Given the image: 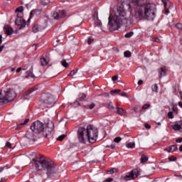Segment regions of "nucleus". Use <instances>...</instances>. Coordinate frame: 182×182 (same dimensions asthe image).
Listing matches in <instances>:
<instances>
[{
    "instance_id": "1",
    "label": "nucleus",
    "mask_w": 182,
    "mask_h": 182,
    "mask_svg": "<svg viewBox=\"0 0 182 182\" xmlns=\"http://www.w3.org/2000/svg\"><path fill=\"white\" fill-rule=\"evenodd\" d=\"M128 4L129 9L135 6V17L136 19L145 18L147 21H154L156 17V5L149 3V0H131Z\"/></svg>"
},
{
    "instance_id": "2",
    "label": "nucleus",
    "mask_w": 182,
    "mask_h": 182,
    "mask_svg": "<svg viewBox=\"0 0 182 182\" xmlns=\"http://www.w3.org/2000/svg\"><path fill=\"white\" fill-rule=\"evenodd\" d=\"M133 18L128 17L126 11L123 6H118L117 11L114 16L112 17V14H109L108 18V26L109 31H117L122 25H127L129 22H132Z\"/></svg>"
},
{
    "instance_id": "3",
    "label": "nucleus",
    "mask_w": 182,
    "mask_h": 182,
    "mask_svg": "<svg viewBox=\"0 0 182 182\" xmlns=\"http://www.w3.org/2000/svg\"><path fill=\"white\" fill-rule=\"evenodd\" d=\"M34 161V166L37 171H42L46 170V174L48 177L53 176V174L58 173V169L56 168V164L50 159H40L39 161L33 159Z\"/></svg>"
},
{
    "instance_id": "4",
    "label": "nucleus",
    "mask_w": 182,
    "mask_h": 182,
    "mask_svg": "<svg viewBox=\"0 0 182 182\" xmlns=\"http://www.w3.org/2000/svg\"><path fill=\"white\" fill-rule=\"evenodd\" d=\"M16 97V92L12 88H9L6 91L0 90V105H6L12 102Z\"/></svg>"
},
{
    "instance_id": "5",
    "label": "nucleus",
    "mask_w": 182,
    "mask_h": 182,
    "mask_svg": "<svg viewBox=\"0 0 182 182\" xmlns=\"http://www.w3.org/2000/svg\"><path fill=\"white\" fill-rule=\"evenodd\" d=\"M39 102L44 107H53L56 103V99L52 94L46 92L41 96Z\"/></svg>"
},
{
    "instance_id": "6",
    "label": "nucleus",
    "mask_w": 182,
    "mask_h": 182,
    "mask_svg": "<svg viewBox=\"0 0 182 182\" xmlns=\"http://www.w3.org/2000/svg\"><path fill=\"white\" fill-rule=\"evenodd\" d=\"M88 126L87 127H80L77 130V139L80 143H82V144H86L87 141H89L88 137Z\"/></svg>"
},
{
    "instance_id": "7",
    "label": "nucleus",
    "mask_w": 182,
    "mask_h": 182,
    "mask_svg": "<svg viewBox=\"0 0 182 182\" xmlns=\"http://www.w3.org/2000/svg\"><path fill=\"white\" fill-rule=\"evenodd\" d=\"M88 141L90 143H95L97 139V129H96L93 125H88Z\"/></svg>"
},
{
    "instance_id": "8",
    "label": "nucleus",
    "mask_w": 182,
    "mask_h": 182,
    "mask_svg": "<svg viewBox=\"0 0 182 182\" xmlns=\"http://www.w3.org/2000/svg\"><path fill=\"white\" fill-rule=\"evenodd\" d=\"M46 126V124H44L41 121H36L31 124V129L33 133L39 134V133L43 132Z\"/></svg>"
},
{
    "instance_id": "9",
    "label": "nucleus",
    "mask_w": 182,
    "mask_h": 182,
    "mask_svg": "<svg viewBox=\"0 0 182 182\" xmlns=\"http://www.w3.org/2000/svg\"><path fill=\"white\" fill-rule=\"evenodd\" d=\"M139 176H140L139 171L137 169H133L132 171L127 173V175L124 177V180L125 181L135 180V178H137Z\"/></svg>"
},
{
    "instance_id": "10",
    "label": "nucleus",
    "mask_w": 182,
    "mask_h": 182,
    "mask_svg": "<svg viewBox=\"0 0 182 182\" xmlns=\"http://www.w3.org/2000/svg\"><path fill=\"white\" fill-rule=\"evenodd\" d=\"M43 136H44L46 139H50V137L53 136V129L48 127H46H46H44V129L43 130Z\"/></svg>"
},
{
    "instance_id": "11",
    "label": "nucleus",
    "mask_w": 182,
    "mask_h": 182,
    "mask_svg": "<svg viewBox=\"0 0 182 182\" xmlns=\"http://www.w3.org/2000/svg\"><path fill=\"white\" fill-rule=\"evenodd\" d=\"M162 2L165 9L164 14L165 15H168L170 14V9L173 8V4L168 0H162Z\"/></svg>"
},
{
    "instance_id": "12",
    "label": "nucleus",
    "mask_w": 182,
    "mask_h": 182,
    "mask_svg": "<svg viewBox=\"0 0 182 182\" xmlns=\"http://www.w3.org/2000/svg\"><path fill=\"white\" fill-rule=\"evenodd\" d=\"M66 16V11L64 10L59 11V12H55L53 14V19L59 20L63 19V18H65Z\"/></svg>"
},
{
    "instance_id": "13",
    "label": "nucleus",
    "mask_w": 182,
    "mask_h": 182,
    "mask_svg": "<svg viewBox=\"0 0 182 182\" xmlns=\"http://www.w3.org/2000/svg\"><path fill=\"white\" fill-rule=\"evenodd\" d=\"M15 23L17 26H20V30L25 28V26H26V21H25V20H23V18L21 17L16 19Z\"/></svg>"
},
{
    "instance_id": "14",
    "label": "nucleus",
    "mask_w": 182,
    "mask_h": 182,
    "mask_svg": "<svg viewBox=\"0 0 182 182\" xmlns=\"http://www.w3.org/2000/svg\"><path fill=\"white\" fill-rule=\"evenodd\" d=\"M172 129L176 132H180L182 133V121L176 122L175 124L171 126Z\"/></svg>"
},
{
    "instance_id": "15",
    "label": "nucleus",
    "mask_w": 182,
    "mask_h": 182,
    "mask_svg": "<svg viewBox=\"0 0 182 182\" xmlns=\"http://www.w3.org/2000/svg\"><path fill=\"white\" fill-rule=\"evenodd\" d=\"M35 90H38V87L36 86L33 87L32 88H30L28 90L26 91L24 94L21 96V99H23V100L27 99L25 97L31 95V93L35 92Z\"/></svg>"
},
{
    "instance_id": "16",
    "label": "nucleus",
    "mask_w": 182,
    "mask_h": 182,
    "mask_svg": "<svg viewBox=\"0 0 182 182\" xmlns=\"http://www.w3.org/2000/svg\"><path fill=\"white\" fill-rule=\"evenodd\" d=\"M159 77L161 79L163 76H166V67H161L158 70Z\"/></svg>"
},
{
    "instance_id": "17",
    "label": "nucleus",
    "mask_w": 182,
    "mask_h": 182,
    "mask_svg": "<svg viewBox=\"0 0 182 182\" xmlns=\"http://www.w3.org/2000/svg\"><path fill=\"white\" fill-rule=\"evenodd\" d=\"M4 31H5L6 35H7V36L12 35V33H14V29H12V28L9 27V26H4Z\"/></svg>"
},
{
    "instance_id": "18",
    "label": "nucleus",
    "mask_w": 182,
    "mask_h": 182,
    "mask_svg": "<svg viewBox=\"0 0 182 182\" xmlns=\"http://www.w3.org/2000/svg\"><path fill=\"white\" fill-rule=\"evenodd\" d=\"M127 112L126 109L123 108H120L119 107H117V114H119V116H124Z\"/></svg>"
},
{
    "instance_id": "19",
    "label": "nucleus",
    "mask_w": 182,
    "mask_h": 182,
    "mask_svg": "<svg viewBox=\"0 0 182 182\" xmlns=\"http://www.w3.org/2000/svg\"><path fill=\"white\" fill-rule=\"evenodd\" d=\"M28 122H29V119H26L23 121V122H21V123L17 124V127H16V130L21 129V127H22V126H26V124H28Z\"/></svg>"
},
{
    "instance_id": "20",
    "label": "nucleus",
    "mask_w": 182,
    "mask_h": 182,
    "mask_svg": "<svg viewBox=\"0 0 182 182\" xmlns=\"http://www.w3.org/2000/svg\"><path fill=\"white\" fill-rule=\"evenodd\" d=\"M164 150L168 151V153H173V151L177 150V145H172L170 146L169 149H165Z\"/></svg>"
},
{
    "instance_id": "21",
    "label": "nucleus",
    "mask_w": 182,
    "mask_h": 182,
    "mask_svg": "<svg viewBox=\"0 0 182 182\" xmlns=\"http://www.w3.org/2000/svg\"><path fill=\"white\" fill-rule=\"evenodd\" d=\"M26 137L30 140H33V139H35V134H33V132H28L26 134Z\"/></svg>"
},
{
    "instance_id": "22",
    "label": "nucleus",
    "mask_w": 182,
    "mask_h": 182,
    "mask_svg": "<svg viewBox=\"0 0 182 182\" xmlns=\"http://www.w3.org/2000/svg\"><path fill=\"white\" fill-rule=\"evenodd\" d=\"M115 173H119V168H112L107 171V174H114Z\"/></svg>"
},
{
    "instance_id": "23",
    "label": "nucleus",
    "mask_w": 182,
    "mask_h": 182,
    "mask_svg": "<svg viewBox=\"0 0 182 182\" xmlns=\"http://www.w3.org/2000/svg\"><path fill=\"white\" fill-rule=\"evenodd\" d=\"M94 107H96V104L95 102H91L85 106V109H90V110H93Z\"/></svg>"
},
{
    "instance_id": "24",
    "label": "nucleus",
    "mask_w": 182,
    "mask_h": 182,
    "mask_svg": "<svg viewBox=\"0 0 182 182\" xmlns=\"http://www.w3.org/2000/svg\"><path fill=\"white\" fill-rule=\"evenodd\" d=\"M125 146L127 149H134V147H136V144L134 142H129L127 143Z\"/></svg>"
},
{
    "instance_id": "25",
    "label": "nucleus",
    "mask_w": 182,
    "mask_h": 182,
    "mask_svg": "<svg viewBox=\"0 0 182 182\" xmlns=\"http://www.w3.org/2000/svg\"><path fill=\"white\" fill-rule=\"evenodd\" d=\"M171 107H172V112H173L174 114H178V108H177L174 104H171Z\"/></svg>"
},
{
    "instance_id": "26",
    "label": "nucleus",
    "mask_w": 182,
    "mask_h": 182,
    "mask_svg": "<svg viewBox=\"0 0 182 182\" xmlns=\"http://www.w3.org/2000/svg\"><path fill=\"white\" fill-rule=\"evenodd\" d=\"M41 4L43 6H46L50 4V0H41Z\"/></svg>"
},
{
    "instance_id": "27",
    "label": "nucleus",
    "mask_w": 182,
    "mask_h": 182,
    "mask_svg": "<svg viewBox=\"0 0 182 182\" xmlns=\"http://www.w3.org/2000/svg\"><path fill=\"white\" fill-rule=\"evenodd\" d=\"M41 63L42 66H46V65H48V62L46 60V58H41Z\"/></svg>"
},
{
    "instance_id": "28",
    "label": "nucleus",
    "mask_w": 182,
    "mask_h": 182,
    "mask_svg": "<svg viewBox=\"0 0 182 182\" xmlns=\"http://www.w3.org/2000/svg\"><path fill=\"white\" fill-rule=\"evenodd\" d=\"M149 160V157L145 155H142L141 157V163H146Z\"/></svg>"
},
{
    "instance_id": "29",
    "label": "nucleus",
    "mask_w": 182,
    "mask_h": 182,
    "mask_svg": "<svg viewBox=\"0 0 182 182\" xmlns=\"http://www.w3.org/2000/svg\"><path fill=\"white\" fill-rule=\"evenodd\" d=\"M77 70H79V69L77 68L71 70L70 73L68 75V76H75V75L77 73Z\"/></svg>"
},
{
    "instance_id": "30",
    "label": "nucleus",
    "mask_w": 182,
    "mask_h": 182,
    "mask_svg": "<svg viewBox=\"0 0 182 182\" xmlns=\"http://www.w3.org/2000/svg\"><path fill=\"white\" fill-rule=\"evenodd\" d=\"M33 33H37V32H39V26L35 25L33 27Z\"/></svg>"
},
{
    "instance_id": "31",
    "label": "nucleus",
    "mask_w": 182,
    "mask_h": 182,
    "mask_svg": "<svg viewBox=\"0 0 182 182\" xmlns=\"http://www.w3.org/2000/svg\"><path fill=\"white\" fill-rule=\"evenodd\" d=\"M65 137H66V135L65 134H63V135H60V136H58L56 140L58 141H63V139H65Z\"/></svg>"
},
{
    "instance_id": "32",
    "label": "nucleus",
    "mask_w": 182,
    "mask_h": 182,
    "mask_svg": "<svg viewBox=\"0 0 182 182\" xmlns=\"http://www.w3.org/2000/svg\"><path fill=\"white\" fill-rule=\"evenodd\" d=\"M124 56L125 58H130L132 56V53L129 50H127L124 53Z\"/></svg>"
},
{
    "instance_id": "33",
    "label": "nucleus",
    "mask_w": 182,
    "mask_h": 182,
    "mask_svg": "<svg viewBox=\"0 0 182 182\" xmlns=\"http://www.w3.org/2000/svg\"><path fill=\"white\" fill-rule=\"evenodd\" d=\"M94 22L97 26H102V21H100L99 18H97V20H94Z\"/></svg>"
},
{
    "instance_id": "34",
    "label": "nucleus",
    "mask_w": 182,
    "mask_h": 182,
    "mask_svg": "<svg viewBox=\"0 0 182 182\" xmlns=\"http://www.w3.org/2000/svg\"><path fill=\"white\" fill-rule=\"evenodd\" d=\"M61 65L62 66H63L64 68H68V66H69V63H68V62H66V60H63L61 61Z\"/></svg>"
},
{
    "instance_id": "35",
    "label": "nucleus",
    "mask_w": 182,
    "mask_h": 182,
    "mask_svg": "<svg viewBox=\"0 0 182 182\" xmlns=\"http://www.w3.org/2000/svg\"><path fill=\"white\" fill-rule=\"evenodd\" d=\"M150 104H145L142 106L141 110H147V109H150Z\"/></svg>"
},
{
    "instance_id": "36",
    "label": "nucleus",
    "mask_w": 182,
    "mask_h": 182,
    "mask_svg": "<svg viewBox=\"0 0 182 182\" xmlns=\"http://www.w3.org/2000/svg\"><path fill=\"white\" fill-rule=\"evenodd\" d=\"M84 99H86V95L85 94H81L79 97V98L77 99V100H79L80 102H82V100Z\"/></svg>"
},
{
    "instance_id": "37",
    "label": "nucleus",
    "mask_w": 182,
    "mask_h": 182,
    "mask_svg": "<svg viewBox=\"0 0 182 182\" xmlns=\"http://www.w3.org/2000/svg\"><path fill=\"white\" fill-rule=\"evenodd\" d=\"M99 14L97 13V11H95L94 14H93V19L94 21H96L97 19H99Z\"/></svg>"
},
{
    "instance_id": "38",
    "label": "nucleus",
    "mask_w": 182,
    "mask_h": 182,
    "mask_svg": "<svg viewBox=\"0 0 182 182\" xmlns=\"http://www.w3.org/2000/svg\"><path fill=\"white\" fill-rule=\"evenodd\" d=\"M93 42H95V39H93V38H92V37H89L88 40H87L88 45H92V43H93Z\"/></svg>"
},
{
    "instance_id": "39",
    "label": "nucleus",
    "mask_w": 182,
    "mask_h": 182,
    "mask_svg": "<svg viewBox=\"0 0 182 182\" xmlns=\"http://www.w3.org/2000/svg\"><path fill=\"white\" fill-rule=\"evenodd\" d=\"M26 75L28 76V77H35V75H33V73L31 71H27Z\"/></svg>"
},
{
    "instance_id": "40",
    "label": "nucleus",
    "mask_w": 182,
    "mask_h": 182,
    "mask_svg": "<svg viewBox=\"0 0 182 182\" xmlns=\"http://www.w3.org/2000/svg\"><path fill=\"white\" fill-rule=\"evenodd\" d=\"M122 141V138L120 136H117L115 139H114V143H120Z\"/></svg>"
},
{
    "instance_id": "41",
    "label": "nucleus",
    "mask_w": 182,
    "mask_h": 182,
    "mask_svg": "<svg viewBox=\"0 0 182 182\" xmlns=\"http://www.w3.org/2000/svg\"><path fill=\"white\" fill-rule=\"evenodd\" d=\"M79 106H80V103H79V101L77 100V101L73 104V107H79Z\"/></svg>"
},
{
    "instance_id": "42",
    "label": "nucleus",
    "mask_w": 182,
    "mask_h": 182,
    "mask_svg": "<svg viewBox=\"0 0 182 182\" xmlns=\"http://www.w3.org/2000/svg\"><path fill=\"white\" fill-rule=\"evenodd\" d=\"M120 92H121V90H119V89H115V90H111L110 91V94L111 95H113L114 93H120Z\"/></svg>"
},
{
    "instance_id": "43",
    "label": "nucleus",
    "mask_w": 182,
    "mask_h": 182,
    "mask_svg": "<svg viewBox=\"0 0 182 182\" xmlns=\"http://www.w3.org/2000/svg\"><path fill=\"white\" fill-rule=\"evenodd\" d=\"M134 33H133V31H130L129 33H127L125 35V38H132V35H134Z\"/></svg>"
},
{
    "instance_id": "44",
    "label": "nucleus",
    "mask_w": 182,
    "mask_h": 182,
    "mask_svg": "<svg viewBox=\"0 0 182 182\" xmlns=\"http://www.w3.org/2000/svg\"><path fill=\"white\" fill-rule=\"evenodd\" d=\"M158 90H159V87L157 86L156 84H155L154 87H152V92H156L157 93Z\"/></svg>"
},
{
    "instance_id": "45",
    "label": "nucleus",
    "mask_w": 182,
    "mask_h": 182,
    "mask_svg": "<svg viewBox=\"0 0 182 182\" xmlns=\"http://www.w3.org/2000/svg\"><path fill=\"white\" fill-rule=\"evenodd\" d=\"M176 28H177V29H179L180 31H182V23H178L176 25Z\"/></svg>"
},
{
    "instance_id": "46",
    "label": "nucleus",
    "mask_w": 182,
    "mask_h": 182,
    "mask_svg": "<svg viewBox=\"0 0 182 182\" xmlns=\"http://www.w3.org/2000/svg\"><path fill=\"white\" fill-rule=\"evenodd\" d=\"M16 11V12H20V13L23 12V6L18 7Z\"/></svg>"
},
{
    "instance_id": "47",
    "label": "nucleus",
    "mask_w": 182,
    "mask_h": 182,
    "mask_svg": "<svg viewBox=\"0 0 182 182\" xmlns=\"http://www.w3.org/2000/svg\"><path fill=\"white\" fill-rule=\"evenodd\" d=\"M106 147L108 149H112V150H114V149H116V145H114V144H112L110 146L107 145Z\"/></svg>"
},
{
    "instance_id": "48",
    "label": "nucleus",
    "mask_w": 182,
    "mask_h": 182,
    "mask_svg": "<svg viewBox=\"0 0 182 182\" xmlns=\"http://www.w3.org/2000/svg\"><path fill=\"white\" fill-rule=\"evenodd\" d=\"M168 117L169 119H174V115L173 114V112H169L168 113Z\"/></svg>"
},
{
    "instance_id": "49",
    "label": "nucleus",
    "mask_w": 182,
    "mask_h": 182,
    "mask_svg": "<svg viewBox=\"0 0 182 182\" xmlns=\"http://www.w3.org/2000/svg\"><path fill=\"white\" fill-rule=\"evenodd\" d=\"M153 42H156L157 43H160V38L156 37L152 39Z\"/></svg>"
},
{
    "instance_id": "50",
    "label": "nucleus",
    "mask_w": 182,
    "mask_h": 182,
    "mask_svg": "<svg viewBox=\"0 0 182 182\" xmlns=\"http://www.w3.org/2000/svg\"><path fill=\"white\" fill-rule=\"evenodd\" d=\"M6 147H8V149H12V144H11V142H7L6 144Z\"/></svg>"
},
{
    "instance_id": "51",
    "label": "nucleus",
    "mask_w": 182,
    "mask_h": 182,
    "mask_svg": "<svg viewBox=\"0 0 182 182\" xmlns=\"http://www.w3.org/2000/svg\"><path fill=\"white\" fill-rule=\"evenodd\" d=\"M117 79H119V76H117V75H114V76L112 77V82H116V80H117Z\"/></svg>"
},
{
    "instance_id": "52",
    "label": "nucleus",
    "mask_w": 182,
    "mask_h": 182,
    "mask_svg": "<svg viewBox=\"0 0 182 182\" xmlns=\"http://www.w3.org/2000/svg\"><path fill=\"white\" fill-rule=\"evenodd\" d=\"M102 96H104V97H110V95H109L108 92H105L102 94Z\"/></svg>"
},
{
    "instance_id": "53",
    "label": "nucleus",
    "mask_w": 182,
    "mask_h": 182,
    "mask_svg": "<svg viewBox=\"0 0 182 182\" xmlns=\"http://www.w3.org/2000/svg\"><path fill=\"white\" fill-rule=\"evenodd\" d=\"M144 127L145 129H151V126L149 124H144Z\"/></svg>"
},
{
    "instance_id": "54",
    "label": "nucleus",
    "mask_w": 182,
    "mask_h": 182,
    "mask_svg": "<svg viewBox=\"0 0 182 182\" xmlns=\"http://www.w3.org/2000/svg\"><path fill=\"white\" fill-rule=\"evenodd\" d=\"M169 161H176V157L174 156H170L168 158Z\"/></svg>"
},
{
    "instance_id": "55",
    "label": "nucleus",
    "mask_w": 182,
    "mask_h": 182,
    "mask_svg": "<svg viewBox=\"0 0 182 182\" xmlns=\"http://www.w3.org/2000/svg\"><path fill=\"white\" fill-rule=\"evenodd\" d=\"M105 182H112L113 181V178H108L105 180Z\"/></svg>"
},
{
    "instance_id": "56",
    "label": "nucleus",
    "mask_w": 182,
    "mask_h": 182,
    "mask_svg": "<svg viewBox=\"0 0 182 182\" xmlns=\"http://www.w3.org/2000/svg\"><path fill=\"white\" fill-rule=\"evenodd\" d=\"M35 14H36V11L32 10L30 13L31 18L32 17V15H35Z\"/></svg>"
},
{
    "instance_id": "57",
    "label": "nucleus",
    "mask_w": 182,
    "mask_h": 182,
    "mask_svg": "<svg viewBox=\"0 0 182 182\" xmlns=\"http://www.w3.org/2000/svg\"><path fill=\"white\" fill-rule=\"evenodd\" d=\"M134 112L135 113H139V112H140V110H139V108H137L136 107H134Z\"/></svg>"
},
{
    "instance_id": "58",
    "label": "nucleus",
    "mask_w": 182,
    "mask_h": 182,
    "mask_svg": "<svg viewBox=\"0 0 182 182\" xmlns=\"http://www.w3.org/2000/svg\"><path fill=\"white\" fill-rule=\"evenodd\" d=\"M121 96H122L123 97H129V96L127 95V93L126 92H122L121 94Z\"/></svg>"
},
{
    "instance_id": "59",
    "label": "nucleus",
    "mask_w": 182,
    "mask_h": 182,
    "mask_svg": "<svg viewBox=\"0 0 182 182\" xmlns=\"http://www.w3.org/2000/svg\"><path fill=\"white\" fill-rule=\"evenodd\" d=\"M176 143H181L182 142V138H178L176 140Z\"/></svg>"
},
{
    "instance_id": "60",
    "label": "nucleus",
    "mask_w": 182,
    "mask_h": 182,
    "mask_svg": "<svg viewBox=\"0 0 182 182\" xmlns=\"http://www.w3.org/2000/svg\"><path fill=\"white\" fill-rule=\"evenodd\" d=\"M178 92H179V97L181 98V100H182V92L181 90H178Z\"/></svg>"
},
{
    "instance_id": "61",
    "label": "nucleus",
    "mask_w": 182,
    "mask_h": 182,
    "mask_svg": "<svg viewBox=\"0 0 182 182\" xmlns=\"http://www.w3.org/2000/svg\"><path fill=\"white\" fill-rule=\"evenodd\" d=\"M109 107L111 108V109H114V107H113V103L110 102L109 104Z\"/></svg>"
},
{
    "instance_id": "62",
    "label": "nucleus",
    "mask_w": 182,
    "mask_h": 182,
    "mask_svg": "<svg viewBox=\"0 0 182 182\" xmlns=\"http://www.w3.org/2000/svg\"><path fill=\"white\" fill-rule=\"evenodd\" d=\"M17 18H22V13L17 14Z\"/></svg>"
},
{
    "instance_id": "63",
    "label": "nucleus",
    "mask_w": 182,
    "mask_h": 182,
    "mask_svg": "<svg viewBox=\"0 0 182 182\" xmlns=\"http://www.w3.org/2000/svg\"><path fill=\"white\" fill-rule=\"evenodd\" d=\"M138 85L140 86V85H143V81L141 80H139L138 81Z\"/></svg>"
},
{
    "instance_id": "64",
    "label": "nucleus",
    "mask_w": 182,
    "mask_h": 182,
    "mask_svg": "<svg viewBox=\"0 0 182 182\" xmlns=\"http://www.w3.org/2000/svg\"><path fill=\"white\" fill-rule=\"evenodd\" d=\"M178 105L179 107H181V109H182V102L181 101L178 102Z\"/></svg>"
}]
</instances>
